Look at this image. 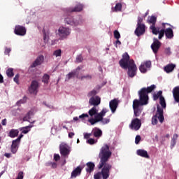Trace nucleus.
Instances as JSON below:
<instances>
[{
  "label": "nucleus",
  "instance_id": "41",
  "mask_svg": "<svg viewBox=\"0 0 179 179\" xmlns=\"http://www.w3.org/2000/svg\"><path fill=\"white\" fill-rule=\"evenodd\" d=\"M113 34L116 40H120V38H121V34H120V32L117 30H115Z\"/></svg>",
  "mask_w": 179,
  "mask_h": 179
},
{
  "label": "nucleus",
  "instance_id": "48",
  "mask_svg": "<svg viewBox=\"0 0 179 179\" xmlns=\"http://www.w3.org/2000/svg\"><path fill=\"white\" fill-rule=\"evenodd\" d=\"M83 61V57L81 55H79L76 57L77 62H82Z\"/></svg>",
  "mask_w": 179,
  "mask_h": 179
},
{
  "label": "nucleus",
  "instance_id": "56",
  "mask_svg": "<svg viewBox=\"0 0 179 179\" xmlns=\"http://www.w3.org/2000/svg\"><path fill=\"white\" fill-rule=\"evenodd\" d=\"M80 118H79V117H73V121H80Z\"/></svg>",
  "mask_w": 179,
  "mask_h": 179
},
{
  "label": "nucleus",
  "instance_id": "59",
  "mask_svg": "<svg viewBox=\"0 0 179 179\" xmlns=\"http://www.w3.org/2000/svg\"><path fill=\"white\" fill-rule=\"evenodd\" d=\"M52 166L53 167V169H55L57 167V164L56 163L52 164Z\"/></svg>",
  "mask_w": 179,
  "mask_h": 179
},
{
  "label": "nucleus",
  "instance_id": "40",
  "mask_svg": "<svg viewBox=\"0 0 179 179\" xmlns=\"http://www.w3.org/2000/svg\"><path fill=\"white\" fill-rule=\"evenodd\" d=\"M81 121H85L86 118H89V115L87 113H83L79 116Z\"/></svg>",
  "mask_w": 179,
  "mask_h": 179
},
{
  "label": "nucleus",
  "instance_id": "27",
  "mask_svg": "<svg viewBox=\"0 0 179 179\" xmlns=\"http://www.w3.org/2000/svg\"><path fill=\"white\" fill-rule=\"evenodd\" d=\"M82 169L83 167L78 166L72 173H71V178H75L78 177V176L80 175V173H82Z\"/></svg>",
  "mask_w": 179,
  "mask_h": 179
},
{
  "label": "nucleus",
  "instance_id": "50",
  "mask_svg": "<svg viewBox=\"0 0 179 179\" xmlns=\"http://www.w3.org/2000/svg\"><path fill=\"white\" fill-rule=\"evenodd\" d=\"M90 136H92L91 134H87V133H85L84 134V138L85 139H89V138H90Z\"/></svg>",
  "mask_w": 179,
  "mask_h": 179
},
{
  "label": "nucleus",
  "instance_id": "12",
  "mask_svg": "<svg viewBox=\"0 0 179 179\" xmlns=\"http://www.w3.org/2000/svg\"><path fill=\"white\" fill-rule=\"evenodd\" d=\"M60 153L62 156H68L71 153V148L65 143H62L59 146Z\"/></svg>",
  "mask_w": 179,
  "mask_h": 179
},
{
  "label": "nucleus",
  "instance_id": "18",
  "mask_svg": "<svg viewBox=\"0 0 179 179\" xmlns=\"http://www.w3.org/2000/svg\"><path fill=\"white\" fill-rule=\"evenodd\" d=\"M14 32L17 36H24L26 34V28L22 26L17 25L15 27Z\"/></svg>",
  "mask_w": 179,
  "mask_h": 179
},
{
  "label": "nucleus",
  "instance_id": "34",
  "mask_svg": "<svg viewBox=\"0 0 179 179\" xmlns=\"http://www.w3.org/2000/svg\"><path fill=\"white\" fill-rule=\"evenodd\" d=\"M178 138V135L173 134V138L171 141V148L173 149L174 146H176V143H177V138Z\"/></svg>",
  "mask_w": 179,
  "mask_h": 179
},
{
  "label": "nucleus",
  "instance_id": "26",
  "mask_svg": "<svg viewBox=\"0 0 179 179\" xmlns=\"http://www.w3.org/2000/svg\"><path fill=\"white\" fill-rule=\"evenodd\" d=\"M34 115V112L33 110H30L29 112L27 113V114L23 117V121H28L30 122V124H34L35 121L30 122V118Z\"/></svg>",
  "mask_w": 179,
  "mask_h": 179
},
{
  "label": "nucleus",
  "instance_id": "49",
  "mask_svg": "<svg viewBox=\"0 0 179 179\" xmlns=\"http://www.w3.org/2000/svg\"><path fill=\"white\" fill-rule=\"evenodd\" d=\"M16 179H23V172H20Z\"/></svg>",
  "mask_w": 179,
  "mask_h": 179
},
{
  "label": "nucleus",
  "instance_id": "58",
  "mask_svg": "<svg viewBox=\"0 0 179 179\" xmlns=\"http://www.w3.org/2000/svg\"><path fill=\"white\" fill-rule=\"evenodd\" d=\"M5 156H6V157L9 158V157H10V153H6Z\"/></svg>",
  "mask_w": 179,
  "mask_h": 179
},
{
  "label": "nucleus",
  "instance_id": "62",
  "mask_svg": "<svg viewBox=\"0 0 179 179\" xmlns=\"http://www.w3.org/2000/svg\"><path fill=\"white\" fill-rule=\"evenodd\" d=\"M99 70L100 72H103V69H101V67H99Z\"/></svg>",
  "mask_w": 179,
  "mask_h": 179
},
{
  "label": "nucleus",
  "instance_id": "52",
  "mask_svg": "<svg viewBox=\"0 0 179 179\" xmlns=\"http://www.w3.org/2000/svg\"><path fill=\"white\" fill-rule=\"evenodd\" d=\"M10 51H11L10 48H6L5 50V54H9V52H10Z\"/></svg>",
  "mask_w": 179,
  "mask_h": 179
},
{
  "label": "nucleus",
  "instance_id": "33",
  "mask_svg": "<svg viewBox=\"0 0 179 179\" xmlns=\"http://www.w3.org/2000/svg\"><path fill=\"white\" fill-rule=\"evenodd\" d=\"M31 128H33V125L30 124L29 126L21 128V131L22 134H28L29 132H30Z\"/></svg>",
  "mask_w": 179,
  "mask_h": 179
},
{
  "label": "nucleus",
  "instance_id": "15",
  "mask_svg": "<svg viewBox=\"0 0 179 179\" xmlns=\"http://www.w3.org/2000/svg\"><path fill=\"white\" fill-rule=\"evenodd\" d=\"M162 91H159L157 94H154L153 99L154 100H157L159 97V103L163 107V108H166V100L164 99V97L162 96Z\"/></svg>",
  "mask_w": 179,
  "mask_h": 179
},
{
  "label": "nucleus",
  "instance_id": "14",
  "mask_svg": "<svg viewBox=\"0 0 179 179\" xmlns=\"http://www.w3.org/2000/svg\"><path fill=\"white\" fill-rule=\"evenodd\" d=\"M28 90L30 94L36 96L38 92V83L37 81H32Z\"/></svg>",
  "mask_w": 179,
  "mask_h": 179
},
{
  "label": "nucleus",
  "instance_id": "61",
  "mask_svg": "<svg viewBox=\"0 0 179 179\" xmlns=\"http://www.w3.org/2000/svg\"><path fill=\"white\" fill-rule=\"evenodd\" d=\"M166 54H170V48H167L166 50Z\"/></svg>",
  "mask_w": 179,
  "mask_h": 179
},
{
  "label": "nucleus",
  "instance_id": "5",
  "mask_svg": "<svg viewBox=\"0 0 179 179\" xmlns=\"http://www.w3.org/2000/svg\"><path fill=\"white\" fill-rule=\"evenodd\" d=\"M157 17L155 16H150L148 18V23L150 24H152L150 26V29L152 30V34H155V36H157L159 34L158 38L159 40H162L164 36V29H160V27H155V23H156Z\"/></svg>",
  "mask_w": 179,
  "mask_h": 179
},
{
  "label": "nucleus",
  "instance_id": "54",
  "mask_svg": "<svg viewBox=\"0 0 179 179\" xmlns=\"http://www.w3.org/2000/svg\"><path fill=\"white\" fill-rule=\"evenodd\" d=\"M0 83H3V76L0 74Z\"/></svg>",
  "mask_w": 179,
  "mask_h": 179
},
{
  "label": "nucleus",
  "instance_id": "35",
  "mask_svg": "<svg viewBox=\"0 0 179 179\" xmlns=\"http://www.w3.org/2000/svg\"><path fill=\"white\" fill-rule=\"evenodd\" d=\"M121 9H122V5L118 3L115 5V8H112V12H121Z\"/></svg>",
  "mask_w": 179,
  "mask_h": 179
},
{
  "label": "nucleus",
  "instance_id": "2",
  "mask_svg": "<svg viewBox=\"0 0 179 179\" xmlns=\"http://www.w3.org/2000/svg\"><path fill=\"white\" fill-rule=\"evenodd\" d=\"M107 113H108V109L106 108H103L102 110L99 113V109L96 106H94L88 111V114L90 117H91L88 119V122H90L91 125H94V124H97V122H101L102 125L109 124L110 117L103 118Z\"/></svg>",
  "mask_w": 179,
  "mask_h": 179
},
{
  "label": "nucleus",
  "instance_id": "3",
  "mask_svg": "<svg viewBox=\"0 0 179 179\" xmlns=\"http://www.w3.org/2000/svg\"><path fill=\"white\" fill-rule=\"evenodd\" d=\"M121 68L123 69H128L127 73L130 78H134L136 75V65L134 62V60L129 59V55L128 53H124L122 55V59L119 62Z\"/></svg>",
  "mask_w": 179,
  "mask_h": 179
},
{
  "label": "nucleus",
  "instance_id": "45",
  "mask_svg": "<svg viewBox=\"0 0 179 179\" xmlns=\"http://www.w3.org/2000/svg\"><path fill=\"white\" fill-rule=\"evenodd\" d=\"M139 142H141V136L138 135V136H136L135 143L136 145H138V143H139Z\"/></svg>",
  "mask_w": 179,
  "mask_h": 179
},
{
  "label": "nucleus",
  "instance_id": "51",
  "mask_svg": "<svg viewBox=\"0 0 179 179\" xmlns=\"http://www.w3.org/2000/svg\"><path fill=\"white\" fill-rule=\"evenodd\" d=\"M73 136H75V133L69 132V138H70V139H72V138H73Z\"/></svg>",
  "mask_w": 179,
  "mask_h": 179
},
{
  "label": "nucleus",
  "instance_id": "47",
  "mask_svg": "<svg viewBox=\"0 0 179 179\" xmlns=\"http://www.w3.org/2000/svg\"><path fill=\"white\" fill-rule=\"evenodd\" d=\"M59 159H61V157H59V155H58V154L54 155V160H55V162H58V160H59Z\"/></svg>",
  "mask_w": 179,
  "mask_h": 179
},
{
  "label": "nucleus",
  "instance_id": "38",
  "mask_svg": "<svg viewBox=\"0 0 179 179\" xmlns=\"http://www.w3.org/2000/svg\"><path fill=\"white\" fill-rule=\"evenodd\" d=\"M62 54V50H61V49H58L54 51L53 57L58 58L61 57Z\"/></svg>",
  "mask_w": 179,
  "mask_h": 179
},
{
  "label": "nucleus",
  "instance_id": "46",
  "mask_svg": "<svg viewBox=\"0 0 179 179\" xmlns=\"http://www.w3.org/2000/svg\"><path fill=\"white\" fill-rule=\"evenodd\" d=\"M14 82L17 83V85H19V74H17L15 78H13Z\"/></svg>",
  "mask_w": 179,
  "mask_h": 179
},
{
  "label": "nucleus",
  "instance_id": "32",
  "mask_svg": "<svg viewBox=\"0 0 179 179\" xmlns=\"http://www.w3.org/2000/svg\"><path fill=\"white\" fill-rule=\"evenodd\" d=\"M93 170H94V164L92 162L87 163V168H86L87 173H90L91 171H93Z\"/></svg>",
  "mask_w": 179,
  "mask_h": 179
},
{
  "label": "nucleus",
  "instance_id": "60",
  "mask_svg": "<svg viewBox=\"0 0 179 179\" xmlns=\"http://www.w3.org/2000/svg\"><path fill=\"white\" fill-rule=\"evenodd\" d=\"M23 138V135H20L17 139H19V143H20V139Z\"/></svg>",
  "mask_w": 179,
  "mask_h": 179
},
{
  "label": "nucleus",
  "instance_id": "11",
  "mask_svg": "<svg viewBox=\"0 0 179 179\" xmlns=\"http://www.w3.org/2000/svg\"><path fill=\"white\" fill-rule=\"evenodd\" d=\"M142 125L141 120L138 118H134L131 120V124H129V128L134 131H138Z\"/></svg>",
  "mask_w": 179,
  "mask_h": 179
},
{
  "label": "nucleus",
  "instance_id": "17",
  "mask_svg": "<svg viewBox=\"0 0 179 179\" xmlns=\"http://www.w3.org/2000/svg\"><path fill=\"white\" fill-rule=\"evenodd\" d=\"M151 65L152 63L150 61L142 63L139 67V70L141 72V73H146V72L149 71V69L150 68Z\"/></svg>",
  "mask_w": 179,
  "mask_h": 179
},
{
  "label": "nucleus",
  "instance_id": "13",
  "mask_svg": "<svg viewBox=\"0 0 179 179\" xmlns=\"http://www.w3.org/2000/svg\"><path fill=\"white\" fill-rule=\"evenodd\" d=\"M52 36V34L50 31H46L44 34L43 40L45 43L48 44V45H54L58 43V40H54L51 41V43H50V40H51Z\"/></svg>",
  "mask_w": 179,
  "mask_h": 179
},
{
  "label": "nucleus",
  "instance_id": "20",
  "mask_svg": "<svg viewBox=\"0 0 179 179\" xmlns=\"http://www.w3.org/2000/svg\"><path fill=\"white\" fill-rule=\"evenodd\" d=\"M109 107L113 114H114V113H115L117 110V108L118 107V100L117 99L111 100L109 102Z\"/></svg>",
  "mask_w": 179,
  "mask_h": 179
},
{
  "label": "nucleus",
  "instance_id": "23",
  "mask_svg": "<svg viewBox=\"0 0 179 179\" xmlns=\"http://www.w3.org/2000/svg\"><path fill=\"white\" fill-rule=\"evenodd\" d=\"M44 62V56L40 55L36 58V59L34 61V62L31 66L32 68H34L36 66H38V65H41Z\"/></svg>",
  "mask_w": 179,
  "mask_h": 179
},
{
  "label": "nucleus",
  "instance_id": "39",
  "mask_svg": "<svg viewBox=\"0 0 179 179\" xmlns=\"http://www.w3.org/2000/svg\"><path fill=\"white\" fill-rule=\"evenodd\" d=\"M49 80H50V75L44 74V76H43V83H45L47 85L48 84Z\"/></svg>",
  "mask_w": 179,
  "mask_h": 179
},
{
  "label": "nucleus",
  "instance_id": "24",
  "mask_svg": "<svg viewBox=\"0 0 179 179\" xmlns=\"http://www.w3.org/2000/svg\"><path fill=\"white\" fill-rule=\"evenodd\" d=\"M19 139H15L13 141V143L11 145V151L13 153H16L17 152V149L19 148Z\"/></svg>",
  "mask_w": 179,
  "mask_h": 179
},
{
  "label": "nucleus",
  "instance_id": "8",
  "mask_svg": "<svg viewBox=\"0 0 179 179\" xmlns=\"http://www.w3.org/2000/svg\"><path fill=\"white\" fill-rule=\"evenodd\" d=\"M110 170H111V165L105 164L104 167L102 169L101 172H99L94 176V179H107L110 177Z\"/></svg>",
  "mask_w": 179,
  "mask_h": 179
},
{
  "label": "nucleus",
  "instance_id": "6",
  "mask_svg": "<svg viewBox=\"0 0 179 179\" xmlns=\"http://www.w3.org/2000/svg\"><path fill=\"white\" fill-rule=\"evenodd\" d=\"M72 33V29L69 27L61 25L56 31V35L59 36V40H66Z\"/></svg>",
  "mask_w": 179,
  "mask_h": 179
},
{
  "label": "nucleus",
  "instance_id": "53",
  "mask_svg": "<svg viewBox=\"0 0 179 179\" xmlns=\"http://www.w3.org/2000/svg\"><path fill=\"white\" fill-rule=\"evenodd\" d=\"M142 18L141 17H138V24H137V26H138V24H142Z\"/></svg>",
  "mask_w": 179,
  "mask_h": 179
},
{
  "label": "nucleus",
  "instance_id": "64",
  "mask_svg": "<svg viewBox=\"0 0 179 179\" xmlns=\"http://www.w3.org/2000/svg\"><path fill=\"white\" fill-rule=\"evenodd\" d=\"M77 143H79V138L77 139Z\"/></svg>",
  "mask_w": 179,
  "mask_h": 179
},
{
  "label": "nucleus",
  "instance_id": "55",
  "mask_svg": "<svg viewBox=\"0 0 179 179\" xmlns=\"http://www.w3.org/2000/svg\"><path fill=\"white\" fill-rule=\"evenodd\" d=\"M2 125H6V119H4L1 122Z\"/></svg>",
  "mask_w": 179,
  "mask_h": 179
},
{
  "label": "nucleus",
  "instance_id": "37",
  "mask_svg": "<svg viewBox=\"0 0 179 179\" xmlns=\"http://www.w3.org/2000/svg\"><path fill=\"white\" fill-rule=\"evenodd\" d=\"M6 75L8 78H13V76L15 75L13 73V69L9 68L6 70Z\"/></svg>",
  "mask_w": 179,
  "mask_h": 179
},
{
  "label": "nucleus",
  "instance_id": "36",
  "mask_svg": "<svg viewBox=\"0 0 179 179\" xmlns=\"http://www.w3.org/2000/svg\"><path fill=\"white\" fill-rule=\"evenodd\" d=\"M18 134H19V131L16 129H12L9 133V136H10V138H15L17 136Z\"/></svg>",
  "mask_w": 179,
  "mask_h": 179
},
{
  "label": "nucleus",
  "instance_id": "10",
  "mask_svg": "<svg viewBox=\"0 0 179 179\" xmlns=\"http://www.w3.org/2000/svg\"><path fill=\"white\" fill-rule=\"evenodd\" d=\"M157 121L161 124L164 121V116H163V109L157 106V113L152 117V124L153 125L157 124Z\"/></svg>",
  "mask_w": 179,
  "mask_h": 179
},
{
  "label": "nucleus",
  "instance_id": "4",
  "mask_svg": "<svg viewBox=\"0 0 179 179\" xmlns=\"http://www.w3.org/2000/svg\"><path fill=\"white\" fill-rule=\"evenodd\" d=\"M99 157L101 162L99 165V169H101L106 164L107 160L111 157V152L110 151V146L108 145L105 144L102 146L99 152Z\"/></svg>",
  "mask_w": 179,
  "mask_h": 179
},
{
  "label": "nucleus",
  "instance_id": "19",
  "mask_svg": "<svg viewBox=\"0 0 179 179\" xmlns=\"http://www.w3.org/2000/svg\"><path fill=\"white\" fill-rule=\"evenodd\" d=\"M145 33V24H138L137 25V28L135 30V34L136 36H142Z\"/></svg>",
  "mask_w": 179,
  "mask_h": 179
},
{
  "label": "nucleus",
  "instance_id": "28",
  "mask_svg": "<svg viewBox=\"0 0 179 179\" xmlns=\"http://www.w3.org/2000/svg\"><path fill=\"white\" fill-rule=\"evenodd\" d=\"M173 94L176 103H179V87H176L173 90Z\"/></svg>",
  "mask_w": 179,
  "mask_h": 179
},
{
  "label": "nucleus",
  "instance_id": "31",
  "mask_svg": "<svg viewBox=\"0 0 179 179\" xmlns=\"http://www.w3.org/2000/svg\"><path fill=\"white\" fill-rule=\"evenodd\" d=\"M93 134L95 136V138H100V136H101L103 132L101 131V130H100V129L99 128H94L92 130Z\"/></svg>",
  "mask_w": 179,
  "mask_h": 179
},
{
  "label": "nucleus",
  "instance_id": "9",
  "mask_svg": "<svg viewBox=\"0 0 179 179\" xmlns=\"http://www.w3.org/2000/svg\"><path fill=\"white\" fill-rule=\"evenodd\" d=\"M96 94H97V92H96V90H92L88 93V97H91L89 100V103L91 106H99L101 101L100 97L96 96Z\"/></svg>",
  "mask_w": 179,
  "mask_h": 179
},
{
  "label": "nucleus",
  "instance_id": "16",
  "mask_svg": "<svg viewBox=\"0 0 179 179\" xmlns=\"http://www.w3.org/2000/svg\"><path fill=\"white\" fill-rule=\"evenodd\" d=\"M167 26H169V24L167 23L163 24L162 28H160V29H164V34L165 33V36L166 37H167V38H173V37L174 36V34H173V29H171V28L166 29Z\"/></svg>",
  "mask_w": 179,
  "mask_h": 179
},
{
  "label": "nucleus",
  "instance_id": "44",
  "mask_svg": "<svg viewBox=\"0 0 179 179\" xmlns=\"http://www.w3.org/2000/svg\"><path fill=\"white\" fill-rule=\"evenodd\" d=\"M113 44L116 48H118L119 45H121V41H120L119 39H117V41L114 42Z\"/></svg>",
  "mask_w": 179,
  "mask_h": 179
},
{
  "label": "nucleus",
  "instance_id": "22",
  "mask_svg": "<svg viewBox=\"0 0 179 179\" xmlns=\"http://www.w3.org/2000/svg\"><path fill=\"white\" fill-rule=\"evenodd\" d=\"M136 155L138 156H140L141 157H143L144 159H150L149 154L148 153V151L143 150V149H139L136 150Z\"/></svg>",
  "mask_w": 179,
  "mask_h": 179
},
{
  "label": "nucleus",
  "instance_id": "63",
  "mask_svg": "<svg viewBox=\"0 0 179 179\" xmlns=\"http://www.w3.org/2000/svg\"><path fill=\"white\" fill-rule=\"evenodd\" d=\"M84 78H91V77L87 76H85Z\"/></svg>",
  "mask_w": 179,
  "mask_h": 179
},
{
  "label": "nucleus",
  "instance_id": "30",
  "mask_svg": "<svg viewBox=\"0 0 179 179\" xmlns=\"http://www.w3.org/2000/svg\"><path fill=\"white\" fill-rule=\"evenodd\" d=\"M176 68V64H168L164 67V71L166 73H170V72H173L174 69Z\"/></svg>",
  "mask_w": 179,
  "mask_h": 179
},
{
  "label": "nucleus",
  "instance_id": "7",
  "mask_svg": "<svg viewBox=\"0 0 179 179\" xmlns=\"http://www.w3.org/2000/svg\"><path fill=\"white\" fill-rule=\"evenodd\" d=\"M64 23L69 24V26H72V27H78V26H80V24L83 23V20L82 19V17H77L75 18L69 16L64 19Z\"/></svg>",
  "mask_w": 179,
  "mask_h": 179
},
{
  "label": "nucleus",
  "instance_id": "43",
  "mask_svg": "<svg viewBox=\"0 0 179 179\" xmlns=\"http://www.w3.org/2000/svg\"><path fill=\"white\" fill-rule=\"evenodd\" d=\"M97 141L93 139V138H89L87 141V143H89L90 145H94V143H96Z\"/></svg>",
  "mask_w": 179,
  "mask_h": 179
},
{
  "label": "nucleus",
  "instance_id": "57",
  "mask_svg": "<svg viewBox=\"0 0 179 179\" xmlns=\"http://www.w3.org/2000/svg\"><path fill=\"white\" fill-rule=\"evenodd\" d=\"M13 115H14L15 117H16V115H17V112H16V110H14L12 112Z\"/></svg>",
  "mask_w": 179,
  "mask_h": 179
},
{
  "label": "nucleus",
  "instance_id": "25",
  "mask_svg": "<svg viewBox=\"0 0 179 179\" xmlns=\"http://www.w3.org/2000/svg\"><path fill=\"white\" fill-rule=\"evenodd\" d=\"M82 69V67H78L76 71L69 73L66 76V80H69V79H72L74 76H78V72H79Z\"/></svg>",
  "mask_w": 179,
  "mask_h": 179
},
{
  "label": "nucleus",
  "instance_id": "21",
  "mask_svg": "<svg viewBox=\"0 0 179 179\" xmlns=\"http://www.w3.org/2000/svg\"><path fill=\"white\" fill-rule=\"evenodd\" d=\"M160 45H161L160 41H159V40H157V38H154V42L151 45V48L153 52H155V54H156V52L159 51V49L160 48Z\"/></svg>",
  "mask_w": 179,
  "mask_h": 179
},
{
  "label": "nucleus",
  "instance_id": "1",
  "mask_svg": "<svg viewBox=\"0 0 179 179\" xmlns=\"http://www.w3.org/2000/svg\"><path fill=\"white\" fill-rule=\"evenodd\" d=\"M155 89H156V85H151L147 88H142L138 92L139 100L135 99L133 101V108L135 117H139V115H141L142 110H143L142 106H146L148 103H149V96H148V94L152 92Z\"/></svg>",
  "mask_w": 179,
  "mask_h": 179
},
{
  "label": "nucleus",
  "instance_id": "29",
  "mask_svg": "<svg viewBox=\"0 0 179 179\" xmlns=\"http://www.w3.org/2000/svg\"><path fill=\"white\" fill-rule=\"evenodd\" d=\"M83 10V4L78 3L76 6L71 8V12H82Z\"/></svg>",
  "mask_w": 179,
  "mask_h": 179
},
{
  "label": "nucleus",
  "instance_id": "42",
  "mask_svg": "<svg viewBox=\"0 0 179 179\" xmlns=\"http://www.w3.org/2000/svg\"><path fill=\"white\" fill-rule=\"evenodd\" d=\"M27 101V98L24 96L23 99H20L18 102H17V106H20V104H24Z\"/></svg>",
  "mask_w": 179,
  "mask_h": 179
}]
</instances>
